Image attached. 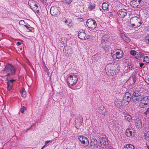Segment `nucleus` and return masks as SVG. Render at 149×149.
I'll return each instance as SVG.
<instances>
[{
	"mask_svg": "<svg viewBox=\"0 0 149 149\" xmlns=\"http://www.w3.org/2000/svg\"><path fill=\"white\" fill-rule=\"evenodd\" d=\"M104 145V143L103 142V143Z\"/></svg>",
	"mask_w": 149,
	"mask_h": 149,
	"instance_id": "obj_55",
	"label": "nucleus"
},
{
	"mask_svg": "<svg viewBox=\"0 0 149 149\" xmlns=\"http://www.w3.org/2000/svg\"><path fill=\"white\" fill-rule=\"evenodd\" d=\"M123 52L121 49H118L115 52V53L112 55L113 58L114 59H116L117 58L120 59L123 56Z\"/></svg>",
	"mask_w": 149,
	"mask_h": 149,
	"instance_id": "obj_10",
	"label": "nucleus"
},
{
	"mask_svg": "<svg viewBox=\"0 0 149 149\" xmlns=\"http://www.w3.org/2000/svg\"><path fill=\"white\" fill-rule=\"evenodd\" d=\"M137 52L135 51V50H131L130 51V54L131 55H133V56H134L136 54V53Z\"/></svg>",
	"mask_w": 149,
	"mask_h": 149,
	"instance_id": "obj_35",
	"label": "nucleus"
},
{
	"mask_svg": "<svg viewBox=\"0 0 149 149\" xmlns=\"http://www.w3.org/2000/svg\"><path fill=\"white\" fill-rule=\"evenodd\" d=\"M43 148H42L41 149H43Z\"/></svg>",
	"mask_w": 149,
	"mask_h": 149,
	"instance_id": "obj_54",
	"label": "nucleus"
},
{
	"mask_svg": "<svg viewBox=\"0 0 149 149\" xmlns=\"http://www.w3.org/2000/svg\"><path fill=\"white\" fill-rule=\"evenodd\" d=\"M78 38L82 40H86L87 38L86 36V33L84 31H80L78 32Z\"/></svg>",
	"mask_w": 149,
	"mask_h": 149,
	"instance_id": "obj_16",
	"label": "nucleus"
},
{
	"mask_svg": "<svg viewBox=\"0 0 149 149\" xmlns=\"http://www.w3.org/2000/svg\"><path fill=\"white\" fill-rule=\"evenodd\" d=\"M71 21L70 20H66L65 23L67 24L68 26H70V24L71 23Z\"/></svg>",
	"mask_w": 149,
	"mask_h": 149,
	"instance_id": "obj_38",
	"label": "nucleus"
},
{
	"mask_svg": "<svg viewBox=\"0 0 149 149\" xmlns=\"http://www.w3.org/2000/svg\"><path fill=\"white\" fill-rule=\"evenodd\" d=\"M117 13L119 17L122 18L127 15V10L123 8L118 10Z\"/></svg>",
	"mask_w": 149,
	"mask_h": 149,
	"instance_id": "obj_15",
	"label": "nucleus"
},
{
	"mask_svg": "<svg viewBox=\"0 0 149 149\" xmlns=\"http://www.w3.org/2000/svg\"><path fill=\"white\" fill-rule=\"evenodd\" d=\"M72 0H62V2L64 3H65L67 4H70L72 1Z\"/></svg>",
	"mask_w": 149,
	"mask_h": 149,
	"instance_id": "obj_33",
	"label": "nucleus"
},
{
	"mask_svg": "<svg viewBox=\"0 0 149 149\" xmlns=\"http://www.w3.org/2000/svg\"><path fill=\"white\" fill-rule=\"evenodd\" d=\"M144 136L145 139L147 141H149V132L145 133Z\"/></svg>",
	"mask_w": 149,
	"mask_h": 149,
	"instance_id": "obj_32",
	"label": "nucleus"
},
{
	"mask_svg": "<svg viewBox=\"0 0 149 149\" xmlns=\"http://www.w3.org/2000/svg\"><path fill=\"white\" fill-rule=\"evenodd\" d=\"M141 62H145H145H146V60H145V59H144V58H143V61H141Z\"/></svg>",
	"mask_w": 149,
	"mask_h": 149,
	"instance_id": "obj_46",
	"label": "nucleus"
},
{
	"mask_svg": "<svg viewBox=\"0 0 149 149\" xmlns=\"http://www.w3.org/2000/svg\"><path fill=\"white\" fill-rule=\"evenodd\" d=\"M90 145L93 146L94 148H97L99 145V142H97V139L94 138H92L91 139Z\"/></svg>",
	"mask_w": 149,
	"mask_h": 149,
	"instance_id": "obj_14",
	"label": "nucleus"
},
{
	"mask_svg": "<svg viewBox=\"0 0 149 149\" xmlns=\"http://www.w3.org/2000/svg\"><path fill=\"white\" fill-rule=\"evenodd\" d=\"M144 39L145 42L149 45V34L145 37Z\"/></svg>",
	"mask_w": 149,
	"mask_h": 149,
	"instance_id": "obj_30",
	"label": "nucleus"
},
{
	"mask_svg": "<svg viewBox=\"0 0 149 149\" xmlns=\"http://www.w3.org/2000/svg\"><path fill=\"white\" fill-rule=\"evenodd\" d=\"M46 146V145H45L44 146H43L42 147V148H44L45 147V146Z\"/></svg>",
	"mask_w": 149,
	"mask_h": 149,
	"instance_id": "obj_47",
	"label": "nucleus"
},
{
	"mask_svg": "<svg viewBox=\"0 0 149 149\" xmlns=\"http://www.w3.org/2000/svg\"><path fill=\"white\" fill-rule=\"evenodd\" d=\"M104 109V106L101 105L99 106V107L98 108V110L100 111L99 113L101 114L103 116H105V115L107 114V111L106 109L105 110L104 112H102V111Z\"/></svg>",
	"mask_w": 149,
	"mask_h": 149,
	"instance_id": "obj_17",
	"label": "nucleus"
},
{
	"mask_svg": "<svg viewBox=\"0 0 149 149\" xmlns=\"http://www.w3.org/2000/svg\"><path fill=\"white\" fill-rule=\"evenodd\" d=\"M35 124H36V123L33 124V125H32V126H34Z\"/></svg>",
	"mask_w": 149,
	"mask_h": 149,
	"instance_id": "obj_50",
	"label": "nucleus"
},
{
	"mask_svg": "<svg viewBox=\"0 0 149 149\" xmlns=\"http://www.w3.org/2000/svg\"><path fill=\"white\" fill-rule=\"evenodd\" d=\"M78 78L77 74H72L68 75L67 79L68 85L69 87L72 86L77 81Z\"/></svg>",
	"mask_w": 149,
	"mask_h": 149,
	"instance_id": "obj_5",
	"label": "nucleus"
},
{
	"mask_svg": "<svg viewBox=\"0 0 149 149\" xmlns=\"http://www.w3.org/2000/svg\"><path fill=\"white\" fill-rule=\"evenodd\" d=\"M148 105H149V97L146 96L143 97L141 100L139 107L141 108H144Z\"/></svg>",
	"mask_w": 149,
	"mask_h": 149,
	"instance_id": "obj_8",
	"label": "nucleus"
},
{
	"mask_svg": "<svg viewBox=\"0 0 149 149\" xmlns=\"http://www.w3.org/2000/svg\"><path fill=\"white\" fill-rule=\"evenodd\" d=\"M35 13H36L38 14L39 13V10L38 6L37 4L33 8L31 9Z\"/></svg>",
	"mask_w": 149,
	"mask_h": 149,
	"instance_id": "obj_27",
	"label": "nucleus"
},
{
	"mask_svg": "<svg viewBox=\"0 0 149 149\" xmlns=\"http://www.w3.org/2000/svg\"><path fill=\"white\" fill-rule=\"evenodd\" d=\"M144 64L143 63H140L139 64L140 67L141 68H142L143 66L144 65Z\"/></svg>",
	"mask_w": 149,
	"mask_h": 149,
	"instance_id": "obj_43",
	"label": "nucleus"
},
{
	"mask_svg": "<svg viewBox=\"0 0 149 149\" xmlns=\"http://www.w3.org/2000/svg\"><path fill=\"white\" fill-rule=\"evenodd\" d=\"M81 86V85H77L76 86V88L78 89L80 88Z\"/></svg>",
	"mask_w": 149,
	"mask_h": 149,
	"instance_id": "obj_41",
	"label": "nucleus"
},
{
	"mask_svg": "<svg viewBox=\"0 0 149 149\" xmlns=\"http://www.w3.org/2000/svg\"><path fill=\"white\" fill-rule=\"evenodd\" d=\"M134 130L133 128L131 127L128 128L126 130L125 135L128 137H132L134 135Z\"/></svg>",
	"mask_w": 149,
	"mask_h": 149,
	"instance_id": "obj_12",
	"label": "nucleus"
},
{
	"mask_svg": "<svg viewBox=\"0 0 149 149\" xmlns=\"http://www.w3.org/2000/svg\"><path fill=\"white\" fill-rule=\"evenodd\" d=\"M50 12L52 15L56 17L59 15L60 11L58 7L53 6L51 7Z\"/></svg>",
	"mask_w": 149,
	"mask_h": 149,
	"instance_id": "obj_9",
	"label": "nucleus"
},
{
	"mask_svg": "<svg viewBox=\"0 0 149 149\" xmlns=\"http://www.w3.org/2000/svg\"><path fill=\"white\" fill-rule=\"evenodd\" d=\"M43 3H46L47 1V0H40Z\"/></svg>",
	"mask_w": 149,
	"mask_h": 149,
	"instance_id": "obj_42",
	"label": "nucleus"
},
{
	"mask_svg": "<svg viewBox=\"0 0 149 149\" xmlns=\"http://www.w3.org/2000/svg\"><path fill=\"white\" fill-rule=\"evenodd\" d=\"M143 58L145 59L146 61V63L149 62V56H145L143 54V57H142Z\"/></svg>",
	"mask_w": 149,
	"mask_h": 149,
	"instance_id": "obj_34",
	"label": "nucleus"
},
{
	"mask_svg": "<svg viewBox=\"0 0 149 149\" xmlns=\"http://www.w3.org/2000/svg\"><path fill=\"white\" fill-rule=\"evenodd\" d=\"M50 141H46L45 143V145H47L48 143Z\"/></svg>",
	"mask_w": 149,
	"mask_h": 149,
	"instance_id": "obj_44",
	"label": "nucleus"
},
{
	"mask_svg": "<svg viewBox=\"0 0 149 149\" xmlns=\"http://www.w3.org/2000/svg\"><path fill=\"white\" fill-rule=\"evenodd\" d=\"M148 81H149V78L148 79Z\"/></svg>",
	"mask_w": 149,
	"mask_h": 149,
	"instance_id": "obj_53",
	"label": "nucleus"
},
{
	"mask_svg": "<svg viewBox=\"0 0 149 149\" xmlns=\"http://www.w3.org/2000/svg\"><path fill=\"white\" fill-rule=\"evenodd\" d=\"M86 24L88 28L91 29H94L96 27V22L92 19H88L86 22Z\"/></svg>",
	"mask_w": 149,
	"mask_h": 149,
	"instance_id": "obj_7",
	"label": "nucleus"
},
{
	"mask_svg": "<svg viewBox=\"0 0 149 149\" xmlns=\"http://www.w3.org/2000/svg\"><path fill=\"white\" fill-rule=\"evenodd\" d=\"M147 147L148 148V149H149V147Z\"/></svg>",
	"mask_w": 149,
	"mask_h": 149,
	"instance_id": "obj_52",
	"label": "nucleus"
},
{
	"mask_svg": "<svg viewBox=\"0 0 149 149\" xmlns=\"http://www.w3.org/2000/svg\"><path fill=\"white\" fill-rule=\"evenodd\" d=\"M78 139L83 146L86 147L88 145L89 143V141L88 138L86 137L79 136Z\"/></svg>",
	"mask_w": 149,
	"mask_h": 149,
	"instance_id": "obj_11",
	"label": "nucleus"
},
{
	"mask_svg": "<svg viewBox=\"0 0 149 149\" xmlns=\"http://www.w3.org/2000/svg\"><path fill=\"white\" fill-rule=\"evenodd\" d=\"M145 110V111H144L143 112V114L145 116V118L147 117V115L149 114V107L146 108Z\"/></svg>",
	"mask_w": 149,
	"mask_h": 149,
	"instance_id": "obj_29",
	"label": "nucleus"
},
{
	"mask_svg": "<svg viewBox=\"0 0 149 149\" xmlns=\"http://www.w3.org/2000/svg\"><path fill=\"white\" fill-rule=\"evenodd\" d=\"M60 41L62 44H65L67 42L66 40H65V38L63 37L61 38Z\"/></svg>",
	"mask_w": 149,
	"mask_h": 149,
	"instance_id": "obj_36",
	"label": "nucleus"
},
{
	"mask_svg": "<svg viewBox=\"0 0 149 149\" xmlns=\"http://www.w3.org/2000/svg\"><path fill=\"white\" fill-rule=\"evenodd\" d=\"M107 36V35H104V37H103V38H105V37H106V36Z\"/></svg>",
	"mask_w": 149,
	"mask_h": 149,
	"instance_id": "obj_49",
	"label": "nucleus"
},
{
	"mask_svg": "<svg viewBox=\"0 0 149 149\" xmlns=\"http://www.w3.org/2000/svg\"><path fill=\"white\" fill-rule=\"evenodd\" d=\"M125 119L127 120L128 122H130L132 121V117L129 114L124 116Z\"/></svg>",
	"mask_w": 149,
	"mask_h": 149,
	"instance_id": "obj_26",
	"label": "nucleus"
},
{
	"mask_svg": "<svg viewBox=\"0 0 149 149\" xmlns=\"http://www.w3.org/2000/svg\"><path fill=\"white\" fill-rule=\"evenodd\" d=\"M109 4V3L107 1L103 3L102 5V8L104 10H107L108 9Z\"/></svg>",
	"mask_w": 149,
	"mask_h": 149,
	"instance_id": "obj_22",
	"label": "nucleus"
},
{
	"mask_svg": "<svg viewBox=\"0 0 149 149\" xmlns=\"http://www.w3.org/2000/svg\"><path fill=\"white\" fill-rule=\"evenodd\" d=\"M132 98H134L136 101H139L141 98L139 91V90L135 88L132 89L130 91V93L126 92L125 93L123 97V100L126 101L127 103L130 102L131 99L132 95Z\"/></svg>",
	"mask_w": 149,
	"mask_h": 149,
	"instance_id": "obj_1",
	"label": "nucleus"
},
{
	"mask_svg": "<svg viewBox=\"0 0 149 149\" xmlns=\"http://www.w3.org/2000/svg\"><path fill=\"white\" fill-rule=\"evenodd\" d=\"M135 125L136 128H141L142 126V123L141 120L139 119H136Z\"/></svg>",
	"mask_w": 149,
	"mask_h": 149,
	"instance_id": "obj_19",
	"label": "nucleus"
},
{
	"mask_svg": "<svg viewBox=\"0 0 149 149\" xmlns=\"http://www.w3.org/2000/svg\"><path fill=\"white\" fill-rule=\"evenodd\" d=\"M17 68L15 66L10 64H6L3 70L4 76L10 77L15 74Z\"/></svg>",
	"mask_w": 149,
	"mask_h": 149,
	"instance_id": "obj_2",
	"label": "nucleus"
},
{
	"mask_svg": "<svg viewBox=\"0 0 149 149\" xmlns=\"http://www.w3.org/2000/svg\"><path fill=\"white\" fill-rule=\"evenodd\" d=\"M100 57L98 54H96L92 56V59L93 61L95 63L97 62L100 59Z\"/></svg>",
	"mask_w": 149,
	"mask_h": 149,
	"instance_id": "obj_20",
	"label": "nucleus"
},
{
	"mask_svg": "<svg viewBox=\"0 0 149 149\" xmlns=\"http://www.w3.org/2000/svg\"><path fill=\"white\" fill-rule=\"evenodd\" d=\"M25 26L28 30V32H34V28L33 27H31L30 25L28 24H26L25 25Z\"/></svg>",
	"mask_w": 149,
	"mask_h": 149,
	"instance_id": "obj_18",
	"label": "nucleus"
},
{
	"mask_svg": "<svg viewBox=\"0 0 149 149\" xmlns=\"http://www.w3.org/2000/svg\"><path fill=\"white\" fill-rule=\"evenodd\" d=\"M7 90L8 91H10L12 89L13 85V83L16 81V80L7 79Z\"/></svg>",
	"mask_w": 149,
	"mask_h": 149,
	"instance_id": "obj_13",
	"label": "nucleus"
},
{
	"mask_svg": "<svg viewBox=\"0 0 149 149\" xmlns=\"http://www.w3.org/2000/svg\"><path fill=\"white\" fill-rule=\"evenodd\" d=\"M142 23L141 19L138 17H132L130 20V24L132 28H138L141 26Z\"/></svg>",
	"mask_w": 149,
	"mask_h": 149,
	"instance_id": "obj_4",
	"label": "nucleus"
},
{
	"mask_svg": "<svg viewBox=\"0 0 149 149\" xmlns=\"http://www.w3.org/2000/svg\"><path fill=\"white\" fill-rule=\"evenodd\" d=\"M22 110H21V113H24V110H26V107L24 106L22 107Z\"/></svg>",
	"mask_w": 149,
	"mask_h": 149,
	"instance_id": "obj_39",
	"label": "nucleus"
},
{
	"mask_svg": "<svg viewBox=\"0 0 149 149\" xmlns=\"http://www.w3.org/2000/svg\"><path fill=\"white\" fill-rule=\"evenodd\" d=\"M102 142H103V141H105V140H104V139H102Z\"/></svg>",
	"mask_w": 149,
	"mask_h": 149,
	"instance_id": "obj_48",
	"label": "nucleus"
},
{
	"mask_svg": "<svg viewBox=\"0 0 149 149\" xmlns=\"http://www.w3.org/2000/svg\"><path fill=\"white\" fill-rule=\"evenodd\" d=\"M28 4L31 9L37 4H36L35 1L32 0H30L29 1Z\"/></svg>",
	"mask_w": 149,
	"mask_h": 149,
	"instance_id": "obj_21",
	"label": "nucleus"
},
{
	"mask_svg": "<svg viewBox=\"0 0 149 149\" xmlns=\"http://www.w3.org/2000/svg\"><path fill=\"white\" fill-rule=\"evenodd\" d=\"M66 149H68L67 148Z\"/></svg>",
	"mask_w": 149,
	"mask_h": 149,
	"instance_id": "obj_56",
	"label": "nucleus"
},
{
	"mask_svg": "<svg viewBox=\"0 0 149 149\" xmlns=\"http://www.w3.org/2000/svg\"><path fill=\"white\" fill-rule=\"evenodd\" d=\"M114 65L111 63L107 64L105 68V70L108 75L113 76L116 75L119 71L117 68H114Z\"/></svg>",
	"mask_w": 149,
	"mask_h": 149,
	"instance_id": "obj_3",
	"label": "nucleus"
},
{
	"mask_svg": "<svg viewBox=\"0 0 149 149\" xmlns=\"http://www.w3.org/2000/svg\"><path fill=\"white\" fill-rule=\"evenodd\" d=\"M95 4H91L88 7V9L90 10H93L95 8Z\"/></svg>",
	"mask_w": 149,
	"mask_h": 149,
	"instance_id": "obj_31",
	"label": "nucleus"
},
{
	"mask_svg": "<svg viewBox=\"0 0 149 149\" xmlns=\"http://www.w3.org/2000/svg\"><path fill=\"white\" fill-rule=\"evenodd\" d=\"M124 147L127 149H135L134 146L131 144H127L124 146Z\"/></svg>",
	"mask_w": 149,
	"mask_h": 149,
	"instance_id": "obj_28",
	"label": "nucleus"
},
{
	"mask_svg": "<svg viewBox=\"0 0 149 149\" xmlns=\"http://www.w3.org/2000/svg\"><path fill=\"white\" fill-rule=\"evenodd\" d=\"M144 3L142 0H133L130 2V5L133 8H140L143 5Z\"/></svg>",
	"mask_w": 149,
	"mask_h": 149,
	"instance_id": "obj_6",
	"label": "nucleus"
},
{
	"mask_svg": "<svg viewBox=\"0 0 149 149\" xmlns=\"http://www.w3.org/2000/svg\"><path fill=\"white\" fill-rule=\"evenodd\" d=\"M61 20L65 22V21L66 20V19L65 17H62L61 18Z\"/></svg>",
	"mask_w": 149,
	"mask_h": 149,
	"instance_id": "obj_40",
	"label": "nucleus"
},
{
	"mask_svg": "<svg viewBox=\"0 0 149 149\" xmlns=\"http://www.w3.org/2000/svg\"><path fill=\"white\" fill-rule=\"evenodd\" d=\"M121 37L124 41L126 42H130V39L127 37L125 36V35L124 34H123L121 36Z\"/></svg>",
	"mask_w": 149,
	"mask_h": 149,
	"instance_id": "obj_25",
	"label": "nucleus"
},
{
	"mask_svg": "<svg viewBox=\"0 0 149 149\" xmlns=\"http://www.w3.org/2000/svg\"><path fill=\"white\" fill-rule=\"evenodd\" d=\"M100 144L101 143H102V141L100 140Z\"/></svg>",
	"mask_w": 149,
	"mask_h": 149,
	"instance_id": "obj_51",
	"label": "nucleus"
},
{
	"mask_svg": "<svg viewBox=\"0 0 149 149\" xmlns=\"http://www.w3.org/2000/svg\"><path fill=\"white\" fill-rule=\"evenodd\" d=\"M19 24L20 25H23L25 26V25L26 24H27V23H26L24 20H20L19 22Z\"/></svg>",
	"mask_w": 149,
	"mask_h": 149,
	"instance_id": "obj_37",
	"label": "nucleus"
},
{
	"mask_svg": "<svg viewBox=\"0 0 149 149\" xmlns=\"http://www.w3.org/2000/svg\"><path fill=\"white\" fill-rule=\"evenodd\" d=\"M20 93L22 97L24 98L26 97V92L24 88H22L20 90Z\"/></svg>",
	"mask_w": 149,
	"mask_h": 149,
	"instance_id": "obj_24",
	"label": "nucleus"
},
{
	"mask_svg": "<svg viewBox=\"0 0 149 149\" xmlns=\"http://www.w3.org/2000/svg\"><path fill=\"white\" fill-rule=\"evenodd\" d=\"M143 54L141 52H137L135 56V58L136 59H139L140 58L143 57Z\"/></svg>",
	"mask_w": 149,
	"mask_h": 149,
	"instance_id": "obj_23",
	"label": "nucleus"
},
{
	"mask_svg": "<svg viewBox=\"0 0 149 149\" xmlns=\"http://www.w3.org/2000/svg\"><path fill=\"white\" fill-rule=\"evenodd\" d=\"M16 44L18 45V46H19V45H21V43L20 42H17L16 43Z\"/></svg>",
	"mask_w": 149,
	"mask_h": 149,
	"instance_id": "obj_45",
	"label": "nucleus"
}]
</instances>
